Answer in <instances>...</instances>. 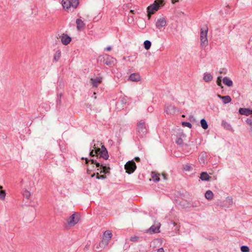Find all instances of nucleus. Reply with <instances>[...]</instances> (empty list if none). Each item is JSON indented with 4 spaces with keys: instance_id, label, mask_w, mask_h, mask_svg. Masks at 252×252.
<instances>
[{
    "instance_id": "de8ad7c7",
    "label": "nucleus",
    "mask_w": 252,
    "mask_h": 252,
    "mask_svg": "<svg viewBox=\"0 0 252 252\" xmlns=\"http://www.w3.org/2000/svg\"><path fill=\"white\" fill-rule=\"evenodd\" d=\"M94 176H95V173H94V174H93L91 175V177H94Z\"/></svg>"
},
{
    "instance_id": "bb28decb",
    "label": "nucleus",
    "mask_w": 252,
    "mask_h": 252,
    "mask_svg": "<svg viewBox=\"0 0 252 252\" xmlns=\"http://www.w3.org/2000/svg\"><path fill=\"white\" fill-rule=\"evenodd\" d=\"M71 6L75 9L79 3V0H70Z\"/></svg>"
},
{
    "instance_id": "423d86ee",
    "label": "nucleus",
    "mask_w": 252,
    "mask_h": 252,
    "mask_svg": "<svg viewBox=\"0 0 252 252\" xmlns=\"http://www.w3.org/2000/svg\"><path fill=\"white\" fill-rule=\"evenodd\" d=\"M125 169L126 170V172L128 174H130L132 173L136 169V165L135 162L133 160L128 161L125 164Z\"/></svg>"
},
{
    "instance_id": "ddd939ff",
    "label": "nucleus",
    "mask_w": 252,
    "mask_h": 252,
    "mask_svg": "<svg viewBox=\"0 0 252 252\" xmlns=\"http://www.w3.org/2000/svg\"><path fill=\"white\" fill-rule=\"evenodd\" d=\"M102 77H97L95 78H91L90 81L93 87H97L102 82Z\"/></svg>"
},
{
    "instance_id": "3c124183",
    "label": "nucleus",
    "mask_w": 252,
    "mask_h": 252,
    "mask_svg": "<svg viewBox=\"0 0 252 252\" xmlns=\"http://www.w3.org/2000/svg\"><path fill=\"white\" fill-rule=\"evenodd\" d=\"M174 0H172V2L173 3H174L175 2Z\"/></svg>"
},
{
    "instance_id": "a211bd4d",
    "label": "nucleus",
    "mask_w": 252,
    "mask_h": 252,
    "mask_svg": "<svg viewBox=\"0 0 252 252\" xmlns=\"http://www.w3.org/2000/svg\"><path fill=\"white\" fill-rule=\"evenodd\" d=\"M129 79L132 81L137 82L140 80V76L138 73H132L129 76Z\"/></svg>"
},
{
    "instance_id": "473e14b6",
    "label": "nucleus",
    "mask_w": 252,
    "mask_h": 252,
    "mask_svg": "<svg viewBox=\"0 0 252 252\" xmlns=\"http://www.w3.org/2000/svg\"><path fill=\"white\" fill-rule=\"evenodd\" d=\"M240 249L242 252H250V249L247 246H242Z\"/></svg>"
},
{
    "instance_id": "f3484780",
    "label": "nucleus",
    "mask_w": 252,
    "mask_h": 252,
    "mask_svg": "<svg viewBox=\"0 0 252 252\" xmlns=\"http://www.w3.org/2000/svg\"><path fill=\"white\" fill-rule=\"evenodd\" d=\"M114 58L109 55H106L104 59L103 62L107 65H111L114 62Z\"/></svg>"
},
{
    "instance_id": "c85d7f7f",
    "label": "nucleus",
    "mask_w": 252,
    "mask_h": 252,
    "mask_svg": "<svg viewBox=\"0 0 252 252\" xmlns=\"http://www.w3.org/2000/svg\"><path fill=\"white\" fill-rule=\"evenodd\" d=\"M61 56V51L59 50L56 51L54 54V60L56 62L58 61L60 59Z\"/></svg>"
},
{
    "instance_id": "1a4fd4ad",
    "label": "nucleus",
    "mask_w": 252,
    "mask_h": 252,
    "mask_svg": "<svg viewBox=\"0 0 252 252\" xmlns=\"http://www.w3.org/2000/svg\"><path fill=\"white\" fill-rule=\"evenodd\" d=\"M178 109L177 107L172 105H167L165 107V112L167 114H174L177 111Z\"/></svg>"
},
{
    "instance_id": "58836bf2",
    "label": "nucleus",
    "mask_w": 252,
    "mask_h": 252,
    "mask_svg": "<svg viewBox=\"0 0 252 252\" xmlns=\"http://www.w3.org/2000/svg\"><path fill=\"white\" fill-rule=\"evenodd\" d=\"M138 240V237L137 236H132L130 238V240L131 241H137Z\"/></svg>"
},
{
    "instance_id": "5fc2aeb1",
    "label": "nucleus",
    "mask_w": 252,
    "mask_h": 252,
    "mask_svg": "<svg viewBox=\"0 0 252 252\" xmlns=\"http://www.w3.org/2000/svg\"><path fill=\"white\" fill-rule=\"evenodd\" d=\"M124 103H126V102H125V101H123Z\"/></svg>"
},
{
    "instance_id": "f03ea898",
    "label": "nucleus",
    "mask_w": 252,
    "mask_h": 252,
    "mask_svg": "<svg viewBox=\"0 0 252 252\" xmlns=\"http://www.w3.org/2000/svg\"><path fill=\"white\" fill-rule=\"evenodd\" d=\"M101 148H98L96 146L95 144L93 146V148L94 150H92L90 153V156L92 158L96 157V159L99 158H102L104 159H107L109 158L107 150L105 146L102 144L100 143Z\"/></svg>"
},
{
    "instance_id": "e433bc0d",
    "label": "nucleus",
    "mask_w": 252,
    "mask_h": 252,
    "mask_svg": "<svg viewBox=\"0 0 252 252\" xmlns=\"http://www.w3.org/2000/svg\"><path fill=\"white\" fill-rule=\"evenodd\" d=\"M106 178V176L105 175H99V173H96V178L98 179H105Z\"/></svg>"
},
{
    "instance_id": "b1692460",
    "label": "nucleus",
    "mask_w": 252,
    "mask_h": 252,
    "mask_svg": "<svg viewBox=\"0 0 252 252\" xmlns=\"http://www.w3.org/2000/svg\"><path fill=\"white\" fill-rule=\"evenodd\" d=\"M151 175L154 181L158 182L159 181V174L156 173V172H152Z\"/></svg>"
},
{
    "instance_id": "7ed1b4c3",
    "label": "nucleus",
    "mask_w": 252,
    "mask_h": 252,
    "mask_svg": "<svg viewBox=\"0 0 252 252\" xmlns=\"http://www.w3.org/2000/svg\"><path fill=\"white\" fill-rule=\"evenodd\" d=\"M164 5V2L163 0H156L154 2L149 6L147 8L148 17V19H150L151 15L154 14L157 11L160 7H162Z\"/></svg>"
},
{
    "instance_id": "c756f323",
    "label": "nucleus",
    "mask_w": 252,
    "mask_h": 252,
    "mask_svg": "<svg viewBox=\"0 0 252 252\" xmlns=\"http://www.w3.org/2000/svg\"><path fill=\"white\" fill-rule=\"evenodd\" d=\"M144 47L146 50L150 48L151 46V42L149 40H146L144 42Z\"/></svg>"
},
{
    "instance_id": "393cba45",
    "label": "nucleus",
    "mask_w": 252,
    "mask_h": 252,
    "mask_svg": "<svg viewBox=\"0 0 252 252\" xmlns=\"http://www.w3.org/2000/svg\"><path fill=\"white\" fill-rule=\"evenodd\" d=\"M205 198L208 200H211L213 199L214 194L211 190H207L205 194Z\"/></svg>"
},
{
    "instance_id": "7c9ffc66",
    "label": "nucleus",
    "mask_w": 252,
    "mask_h": 252,
    "mask_svg": "<svg viewBox=\"0 0 252 252\" xmlns=\"http://www.w3.org/2000/svg\"><path fill=\"white\" fill-rule=\"evenodd\" d=\"M6 196L5 190H0V200H4Z\"/></svg>"
},
{
    "instance_id": "72a5a7b5",
    "label": "nucleus",
    "mask_w": 252,
    "mask_h": 252,
    "mask_svg": "<svg viewBox=\"0 0 252 252\" xmlns=\"http://www.w3.org/2000/svg\"><path fill=\"white\" fill-rule=\"evenodd\" d=\"M217 84L219 86L221 87V88H223L221 84V77L219 76L217 78Z\"/></svg>"
},
{
    "instance_id": "4be33fe9",
    "label": "nucleus",
    "mask_w": 252,
    "mask_h": 252,
    "mask_svg": "<svg viewBox=\"0 0 252 252\" xmlns=\"http://www.w3.org/2000/svg\"><path fill=\"white\" fill-rule=\"evenodd\" d=\"M223 83L229 87L232 86L233 85L232 81L227 77H225L223 79Z\"/></svg>"
},
{
    "instance_id": "f8f14e48",
    "label": "nucleus",
    "mask_w": 252,
    "mask_h": 252,
    "mask_svg": "<svg viewBox=\"0 0 252 252\" xmlns=\"http://www.w3.org/2000/svg\"><path fill=\"white\" fill-rule=\"evenodd\" d=\"M109 243L107 241H105L104 240L102 239V240L99 242V243L97 245L95 248L96 250L98 251H101L104 249L108 245Z\"/></svg>"
},
{
    "instance_id": "4468645a",
    "label": "nucleus",
    "mask_w": 252,
    "mask_h": 252,
    "mask_svg": "<svg viewBox=\"0 0 252 252\" xmlns=\"http://www.w3.org/2000/svg\"><path fill=\"white\" fill-rule=\"evenodd\" d=\"M239 112L241 115L249 116L252 114V109L241 108L239 109Z\"/></svg>"
},
{
    "instance_id": "0eeeda50",
    "label": "nucleus",
    "mask_w": 252,
    "mask_h": 252,
    "mask_svg": "<svg viewBox=\"0 0 252 252\" xmlns=\"http://www.w3.org/2000/svg\"><path fill=\"white\" fill-rule=\"evenodd\" d=\"M67 222L69 226H72L77 223L79 221V218L77 215L74 213L72 214L68 219Z\"/></svg>"
},
{
    "instance_id": "2f4dec72",
    "label": "nucleus",
    "mask_w": 252,
    "mask_h": 252,
    "mask_svg": "<svg viewBox=\"0 0 252 252\" xmlns=\"http://www.w3.org/2000/svg\"><path fill=\"white\" fill-rule=\"evenodd\" d=\"M23 194L24 196L27 199H29L31 196L30 192L27 189H25L23 191Z\"/></svg>"
},
{
    "instance_id": "603ef678",
    "label": "nucleus",
    "mask_w": 252,
    "mask_h": 252,
    "mask_svg": "<svg viewBox=\"0 0 252 252\" xmlns=\"http://www.w3.org/2000/svg\"><path fill=\"white\" fill-rule=\"evenodd\" d=\"M228 199H229V200H232L231 198H228Z\"/></svg>"
},
{
    "instance_id": "412c9836",
    "label": "nucleus",
    "mask_w": 252,
    "mask_h": 252,
    "mask_svg": "<svg viewBox=\"0 0 252 252\" xmlns=\"http://www.w3.org/2000/svg\"><path fill=\"white\" fill-rule=\"evenodd\" d=\"M206 158V154L205 153H201L198 158V160L201 164H204Z\"/></svg>"
},
{
    "instance_id": "f704fd0d",
    "label": "nucleus",
    "mask_w": 252,
    "mask_h": 252,
    "mask_svg": "<svg viewBox=\"0 0 252 252\" xmlns=\"http://www.w3.org/2000/svg\"><path fill=\"white\" fill-rule=\"evenodd\" d=\"M246 123L248 125H249V126H251V129L252 130V120L251 119H249L248 118L247 120H246Z\"/></svg>"
},
{
    "instance_id": "37998d69",
    "label": "nucleus",
    "mask_w": 252,
    "mask_h": 252,
    "mask_svg": "<svg viewBox=\"0 0 252 252\" xmlns=\"http://www.w3.org/2000/svg\"><path fill=\"white\" fill-rule=\"evenodd\" d=\"M111 50V47L110 46H108L106 48V50L107 51H110Z\"/></svg>"
},
{
    "instance_id": "6e6552de",
    "label": "nucleus",
    "mask_w": 252,
    "mask_h": 252,
    "mask_svg": "<svg viewBox=\"0 0 252 252\" xmlns=\"http://www.w3.org/2000/svg\"><path fill=\"white\" fill-rule=\"evenodd\" d=\"M166 21L164 17L158 19L156 23V26L158 30H160L161 28L166 26Z\"/></svg>"
},
{
    "instance_id": "2eb2a0df",
    "label": "nucleus",
    "mask_w": 252,
    "mask_h": 252,
    "mask_svg": "<svg viewBox=\"0 0 252 252\" xmlns=\"http://www.w3.org/2000/svg\"><path fill=\"white\" fill-rule=\"evenodd\" d=\"M112 237V233L109 230H106L103 233L102 239L105 241H107L109 243V241L111 240Z\"/></svg>"
},
{
    "instance_id": "09e8293b",
    "label": "nucleus",
    "mask_w": 252,
    "mask_h": 252,
    "mask_svg": "<svg viewBox=\"0 0 252 252\" xmlns=\"http://www.w3.org/2000/svg\"><path fill=\"white\" fill-rule=\"evenodd\" d=\"M2 187L1 186H0V190H2Z\"/></svg>"
},
{
    "instance_id": "aec40b11",
    "label": "nucleus",
    "mask_w": 252,
    "mask_h": 252,
    "mask_svg": "<svg viewBox=\"0 0 252 252\" xmlns=\"http://www.w3.org/2000/svg\"><path fill=\"white\" fill-rule=\"evenodd\" d=\"M62 3L63 8L67 10L71 7L70 0H63Z\"/></svg>"
},
{
    "instance_id": "39448f33",
    "label": "nucleus",
    "mask_w": 252,
    "mask_h": 252,
    "mask_svg": "<svg viewBox=\"0 0 252 252\" xmlns=\"http://www.w3.org/2000/svg\"><path fill=\"white\" fill-rule=\"evenodd\" d=\"M137 131L138 136L140 138L144 137L147 133V130L145 123L140 121L137 123Z\"/></svg>"
},
{
    "instance_id": "9b49d317",
    "label": "nucleus",
    "mask_w": 252,
    "mask_h": 252,
    "mask_svg": "<svg viewBox=\"0 0 252 252\" xmlns=\"http://www.w3.org/2000/svg\"><path fill=\"white\" fill-rule=\"evenodd\" d=\"M160 226V224L159 223H158L156 225H153L147 230V232L151 233H155L159 232Z\"/></svg>"
},
{
    "instance_id": "a18cd8bd",
    "label": "nucleus",
    "mask_w": 252,
    "mask_h": 252,
    "mask_svg": "<svg viewBox=\"0 0 252 252\" xmlns=\"http://www.w3.org/2000/svg\"><path fill=\"white\" fill-rule=\"evenodd\" d=\"M162 175H163V179H164V180H165V179H166V176H165V175L164 174H163Z\"/></svg>"
},
{
    "instance_id": "dca6fc26",
    "label": "nucleus",
    "mask_w": 252,
    "mask_h": 252,
    "mask_svg": "<svg viewBox=\"0 0 252 252\" xmlns=\"http://www.w3.org/2000/svg\"><path fill=\"white\" fill-rule=\"evenodd\" d=\"M76 23L77 25L76 28L78 31H80L83 29L85 27V24L80 19H77L76 20Z\"/></svg>"
},
{
    "instance_id": "5701e85b",
    "label": "nucleus",
    "mask_w": 252,
    "mask_h": 252,
    "mask_svg": "<svg viewBox=\"0 0 252 252\" xmlns=\"http://www.w3.org/2000/svg\"><path fill=\"white\" fill-rule=\"evenodd\" d=\"M211 178L207 172H202L200 175V179L202 181H209Z\"/></svg>"
},
{
    "instance_id": "864d4df0",
    "label": "nucleus",
    "mask_w": 252,
    "mask_h": 252,
    "mask_svg": "<svg viewBox=\"0 0 252 252\" xmlns=\"http://www.w3.org/2000/svg\"><path fill=\"white\" fill-rule=\"evenodd\" d=\"M124 103H126V102H125V101H123Z\"/></svg>"
},
{
    "instance_id": "a19ab883",
    "label": "nucleus",
    "mask_w": 252,
    "mask_h": 252,
    "mask_svg": "<svg viewBox=\"0 0 252 252\" xmlns=\"http://www.w3.org/2000/svg\"><path fill=\"white\" fill-rule=\"evenodd\" d=\"M157 252H164V249L163 248H160L158 250Z\"/></svg>"
},
{
    "instance_id": "49530a36",
    "label": "nucleus",
    "mask_w": 252,
    "mask_h": 252,
    "mask_svg": "<svg viewBox=\"0 0 252 252\" xmlns=\"http://www.w3.org/2000/svg\"><path fill=\"white\" fill-rule=\"evenodd\" d=\"M130 12L131 13L134 14V10H131Z\"/></svg>"
},
{
    "instance_id": "cd10ccee",
    "label": "nucleus",
    "mask_w": 252,
    "mask_h": 252,
    "mask_svg": "<svg viewBox=\"0 0 252 252\" xmlns=\"http://www.w3.org/2000/svg\"><path fill=\"white\" fill-rule=\"evenodd\" d=\"M200 124L202 127L204 129H206L208 128V126L206 121L204 119H202L200 121Z\"/></svg>"
},
{
    "instance_id": "4c0bfd02",
    "label": "nucleus",
    "mask_w": 252,
    "mask_h": 252,
    "mask_svg": "<svg viewBox=\"0 0 252 252\" xmlns=\"http://www.w3.org/2000/svg\"><path fill=\"white\" fill-rule=\"evenodd\" d=\"M183 140L181 138H178L176 140V143L179 145L183 144Z\"/></svg>"
},
{
    "instance_id": "c9c22d12",
    "label": "nucleus",
    "mask_w": 252,
    "mask_h": 252,
    "mask_svg": "<svg viewBox=\"0 0 252 252\" xmlns=\"http://www.w3.org/2000/svg\"><path fill=\"white\" fill-rule=\"evenodd\" d=\"M182 125L189 128H191L192 126L191 124L189 122H183Z\"/></svg>"
},
{
    "instance_id": "9d476101",
    "label": "nucleus",
    "mask_w": 252,
    "mask_h": 252,
    "mask_svg": "<svg viewBox=\"0 0 252 252\" xmlns=\"http://www.w3.org/2000/svg\"><path fill=\"white\" fill-rule=\"evenodd\" d=\"M61 39L62 43L65 45L68 44L71 40V37L64 33L61 35Z\"/></svg>"
},
{
    "instance_id": "79ce46f5",
    "label": "nucleus",
    "mask_w": 252,
    "mask_h": 252,
    "mask_svg": "<svg viewBox=\"0 0 252 252\" xmlns=\"http://www.w3.org/2000/svg\"><path fill=\"white\" fill-rule=\"evenodd\" d=\"M134 159L137 162H139L140 160V159L139 157H135Z\"/></svg>"
},
{
    "instance_id": "8fccbe9b",
    "label": "nucleus",
    "mask_w": 252,
    "mask_h": 252,
    "mask_svg": "<svg viewBox=\"0 0 252 252\" xmlns=\"http://www.w3.org/2000/svg\"><path fill=\"white\" fill-rule=\"evenodd\" d=\"M173 224L174 225H176V223L175 222H173Z\"/></svg>"
},
{
    "instance_id": "6ab92c4d",
    "label": "nucleus",
    "mask_w": 252,
    "mask_h": 252,
    "mask_svg": "<svg viewBox=\"0 0 252 252\" xmlns=\"http://www.w3.org/2000/svg\"><path fill=\"white\" fill-rule=\"evenodd\" d=\"M218 96L222 100L223 103L224 104H226V103H229L231 101V98L230 96L229 95H225V96H222L220 94H218Z\"/></svg>"
},
{
    "instance_id": "ea45409f",
    "label": "nucleus",
    "mask_w": 252,
    "mask_h": 252,
    "mask_svg": "<svg viewBox=\"0 0 252 252\" xmlns=\"http://www.w3.org/2000/svg\"><path fill=\"white\" fill-rule=\"evenodd\" d=\"M92 171H93V168H91L90 166H88L87 171V173L90 174Z\"/></svg>"
},
{
    "instance_id": "a878e982",
    "label": "nucleus",
    "mask_w": 252,
    "mask_h": 252,
    "mask_svg": "<svg viewBox=\"0 0 252 252\" xmlns=\"http://www.w3.org/2000/svg\"><path fill=\"white\" fill-rule=\"evenodd\" d=\"M203 79L205 82H208L213 79V76L210 73H206L204 75Z\"/></svg>"
},
{
    "instance_id": "f257e3e1",
    "label": "nucleus",
    "mask_w": 252,
    "mask_h": 252,
    "mask_svg": "<svg viewBox=\"0 0 252 252\" xmlns=\"http://www.w3.org/2000/svg\"><path fill=\"white\" fill-rule=\"evenodd\" d=\"M85 159L86 164H89V163L90 162L88 166L93 168V170L94 169V164H95L96 167L98 168L97 170L99 171L100 173H103L105 174H110V168L106 164L101 162L100 160L94 159V158H93L91 159H88L87 158H86Z\"/></svg>"
},
{
    "instance_id": "c03bdc74",
    "label": "nucleus",
    "mask_w": 252,
    "mask_h": 252,
    "mask_svg": "<svg viewBox=\"0 0 252 252\" xmlns=\"http://www.w3.org/2000/svg\"><path fill=\"white\" fill-rule=\"evenodd\" d=\"M95 94H96L95 93H94V99H96V96H95Z\"/></svg>"
},
{
    "instance_id": "20e7f679",
    "label": "nucleus",
    "mask_w": 252,
    "mask_h": 252,
    "mask_svg": "<svg viewBox=\"0 0 252 252\" xmlns=\"http://www.w3.org/2000/svg\"><path fill=\"white\" fill-rule=\"evenodd\" d=\"M208 29L207 27L200 30V45L202 48L206 47L208 44L207 33Z\"/></svg>"
}]
</instances>
